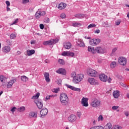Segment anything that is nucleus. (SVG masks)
Returning <instances> with one entry per match:
<instances>
[{
	"label": "nucleus",
	"instance_id": "nucleus-1",
	"mask_svg": "<svg viewBox=\"0 0 129 129\" xmlns=\"http://www.w3.org/2000/svg\"><path fill=\"white\" fill-rule=\"evenodd\" d=\"M70 76L72 78V82L74 84H79L84 79V75L83 74H77L75 72L71 73Z\"/></svg>",
	"mask_w": 129,
	"mask_h": 129
},
{
	"label": "nucleus",
	"instance_id": "nucleus-2",
	"mask_svg": "<svg viewBox=\"0 0 129 129\" xmlns=\"http://www.w3.org/2000/svg\"><path fill=\"white\" fill-rule=\"evenodd\" d=\"M59 101L62 105H68L69 103V98L67 94L64 93H61L59 95Z\"/></svg>",
	"mask_w": 129,
	"mask_h": 129
},
{
	"label": "nucleus",
	"instance_id": "nucleus-3",
	"mask_svg": "<svg viewBox=\"0 0 129 129\" xmlns=\"http://www.w3.org/2000/svg\"><path fill=\"white\" fill-rule=\"evenodd\" d=\"M99 78L101 81H102L103 82H106V81H107L108 83H110L111 80H112L110 77L108 78L107 75L104 74H100L99 75Z\"/></svg>",
	"mask_w": 129,
	"mask_h": 129
},
{
	"label": "nucleus",
	"instance_id": "nucleus-4",
	"mask_svg": "<svg viewBox=\"0 0 129 129\" xmlns=\"http://www.w3.org/2000/svg\"><path fill=\"white\" fill-rule=\"evenodd\" d=\"M90 105L94 108H97V107H99L101 105V102L97 99H94L90 103Z\"/></svg>",
	"mask_w": 129,
	"mask_h": 129
},
{
	"label": "nucleus",
	"instance_id": "nucleus-5",
	"mask_svg": "<svg viewBox=\"0 0 129 129\" xmlns=\"http://www.w3.org/2000/svg\"><path fill=\"white\" fill-rule=\"evenodd\" d=\"M96 54H105L106 53V49L102 46H97L95 47Z\"/></svg>",
	"mask_w": 129,
	"mask_h": 129
},
{
	"label": "nucleus",
	"instance_id": "nucleus-6",
	"mask_svg": "<svg viewBox=\"0 0 129 129\" xmlns=\"http://www.w3.org/2000/svg\"><path fill=\"white\" fill-rule=\"evenodd\" d=\"M101 40L99 38H95L90 40L89 44L91 46H96L100 43Z\"/></svg>",
	"mask_w": 129,
	"mask_h": 129
},
{
	"label": "nucleus",
	"instance_id": "nucleus-7",
	"mask_svg": "<svg viewBox=\"0 0 129 129\" xmlns=\"http://www.w3.org/2000/svg\"><path fill=\"white\" fill-rule=\"evenodd\" d=\"M87 73L89 76H91V77H95L97 75V72L92 69H88Z\"/></svg>",
	"mask_w": 129,
	"mask_h": 129
},
{
	"label": "nucleus",
	"instance_id": "nucleus-8",
	"mask_svg": "<svg viewBox=\"0 0 129 129\" xmlns=\"http://www.w3.org/2000/svg\"><path fill=\"white\" fill-rule=\"evenodd\" d=\"M118 62L120 65H122V66H124L126 64V58L123 56L119 57L118 59Z\"/></svg>",
	"mask_w": 129,
	"mask_h": 129
},
{
	"label": "nucleus",
	"instance_id": "nucleus-9",
	"mask_svg": "<svg viewBox=\"0 0 129 129\" xmlns=\"http://www.w3.org/2000/svg\"><path fill=\"white\" fill-rule=\"evenodd\" d=\"M88 82L90 85H99V83L93 78H89L88 79Z\"/></svg>",
	"mask_w": 129,
	"mask_h": 129
},
{
	"label": "nucleus",
	"instance_id": "nucleus-10",
	"mask_svg": "<svg viewBox=\"0 0 129 129\" xmlns=\"http://www.w3.org/2000/svg\"><path fill=\"white\" fill-rule=\"evenodd\" d=\"M59 41V39H51L48 41H44L43 42V45H53L54 44H56V43H57V42Z\"/></svg>",
	"mask_w": 129,
	"mask_h": 129
},
{
	"label": "nucleus",
	"instance_id": "nucleus-11",
	"mask_svg": "<svg viewBox=\"0 0 129 129\" xmlns=\"http://www.w3.org/2000/svg\"><path fill=\"white\" fill-rule=\"evenodd\" d=\"M88 100L89 99L87 97H83L81 100V104L82 106H84L85 107H88L89 106V104H88Z\"/></svg>",
	"mask_w": 129,
	"mask_h": 129
},
{
	"label": "nucleus",
	"instance_id": "nucleus-12",
	"mask_svg": "<svg viewBox=\"0 0 129 129\" xmlns=\"http://www.w3.org/2000/svg\"><path fill=\"white\" fill-rule=\"evenodd\" d=\"M34 102L37 105L38 108H39V109H42V108H43V101L41 100H34Z\"/></svg>",
	"mask_w": 129,
	"mask_h": 129
},
{
	"label": "nucleus",
	"instance_id": "nucleus-13",
	"mask_svg": "<svg viewBox=\"0 0 129 129\" xmlns=\"http://www.w3.org/2000/svg\"><path fill=\"white\" fill-rule=\"evenodd\" d=\"M48 113V109L46 108H43L40 112V117H44L46 116Z\"/></svg>",
	"mask_w": 129,
	"mask_h": 129
},
{
	"label": "nucleus",
	"instance_id": "nucleus-14",
	"mask_svg": "<svg viewBox=\"0 0 129 129\" xmlns=\"http://www.w3.org/2000/svg\"><path fill=\"white\" fill-rule=\"evenodd\" d=\"M68 119L70 122L73 123V122H75L77 120V117L74 114H72L69 116Z\"/></svg>",
	"mask_w": 129,
	"mask_h": 129
},
{
	"label": "nucleus",
	"instance_id": "nucleus-15",
	"mask_svg": "<svg viewBox=\"0 0 129 129\" xmlns=\"http://www.w3.org/2000/svg\"><path fill=\"white\" fill-rule=\"evenodd\" d=\"M45 15H46V12L45 11H40L38 10L36 13L35 17L36 19H40L41 16H45Z\"/></svg>",
	"mask_w": 129,
	"mask_h": 129
},
{
	"label": "nucleus",
	"instance_id": "nucleus-16",
	"mask_svg": "<svg viewBox=\"0 0 129 129\" xmlns=\"http://www.w3.org/2000/svg\"><path fill=\"white\" fill-rule=\"evenodd\" d=\"M16 81H17V80H16V79H13L10 81H9L7 84L6 85V86H7V88H12V87H13V85H14V84H15V82H16Z\"/></svg>",
	"mask_w": 129,
	"mask_h": 129
},
{
	"label": "nucleus",
	"instance_id": "nucleus-17",
	"mask_svg": "<svg viewBox=\"0 0 129 129\" xmlns=\"http://www.w3.org/2000/svg\"><path fill=\"white\" fill-rule=\"evenodd\" d=\"M8 80V77L0 75V81L2 82V86H6V82H7V80Z\"/></svg>",
	"mask_w": 129,
	"mask_h": 129
},
{
	"label": "nucleus",
	"instance_id": "nucleus-18",
	"mask_svg": "<svg viewBox=\"0 0 129 129\" xmlns=\"http://www.w3.org/2000/svg\"><path fill=\"white\" fill-rule=\"evenodd\" d=\"M66 86H67L68 88H69V89H71V90H73L74 91H77L78 92H80V91H81V89L80 88H77L70 85L67 84L66 85Z\"/></svg>",
	"mask_w": 129,
	"mask_h": 129
},
{
	"label": "nucleus",
	"instance_id": "nucleus-19",
	"mask_svg": "<svg viewBox=\"0 0 129 129\" xmlns=\"http://www.w3.org/2000/svg\"><path fill=\"white\" fill-rule=\"evenodd\" d=\"M56 73L58 74H61V75H66V70L60 68L56 71Z\"/></svg>",
	"mask_w": 129,
	"mask_h": 129
},
{
	"label": "nucleus",
	"instance_id": "nucleus-20",
	"mask_svg": "<svg viewBox=\"0 0 129 129\" xmlns=\"http://www.w3.org/2000/svg\"><path fill=\"white\" fill-rule=\"evenodd\" d=\"M67 7V4L64 3H60L57 6V9H58V10H64V9H66Z\"/></svg>",
	"mask_w": 129,
	"mask_h": 129
},
{
	"label": "nucleus",
	"instance_id": "nucleus-21",
	"mask_svg": "<svg viewBox=\"0 0 129 129\" xmlns=\"http://www.w3.org/2000/svg\"><path fill=\"white\" fill-rule=\"evenodd\" d=\"M77 44L80 47H82V48H84L85 47V44L84 42H83V40L81 39H79L78 41H77Z\"/></svg>",
	"mask_w": 129,
	"mask_h": 129
},
{
	"label": "nucleus",
	"instance_id": "nucleus-22",
	"mask_svg": "<svg viewBox=\"0 0 129 129\" xmlns=\"http://www.w3.org/2000/svg\"><path fill=\"white\" fill-rule=\"evenodd\" d=\"M2 51L4 53H9L11 51V47L5 46L2 48Z\"/></svg>",
	"mask_w": 129,
	"mask_h": 129
},
{
	"label": "nucleus",
	"instance_id": "nucleus-23",
	"mask_svg": "<svg viewBox=\"0 0 129 129\" xmlns=\"http://www.w3.org/2000/svg\"><path fill=\"white\" fill-rule=\"evenodd\" d=\"M88 51L91 54H96L95 48H94V47L88 46Z\"/></svg>",
	"mask_w": 129,
	"mask_h": 129
},
{
	"label": "nucleus",
	"instance_id": "nucleus-24",
	"mask_svg": "<svg viewBox=\"0 0 129 129\" xmlns=\"http://www.w3.org/2000/svg\"><path fill=\"white\" fill-rule=\"evenodd\" d=\"M26 53L27 54V55L32 56V55H34L35 53H36V51L34 49H28L26 51Z\"/></svg>",
	"mask_w": 129,
	"mask_h": 129
},
{
	"label": "nucleus",
	"instance_id": "nucleus-25",
	"mask_svg": "<svg viewBox=\"0 0 129 129\" xmlns=\"http://www.w3.org/2000/svg\"><path fill=\"white\" fill-rule=\"evenodd\" d=\"M117 49H118V48L117 47L113 48L112 49V52L110 54V55L112 56H115V55H116V51H117Z\"/></svg>",
	"mask_w": 129,
	"mask_h": 129
},
{
	"label": "nucleus",
	"instance_id": "nucleus-26",
	"mask_svg": "<svg viewBox=\"0 0 129 129\" xmlns=\"http://www.w3.org/2000/svg\"><path fill=\"white\" fill-rule=\"evenodd\" d=\"M44 75L45 78V81H46V82H50V75L49 74V73H45Z\"/></svg>",
	"mask_w": 129,
	"mask_h": 129
},
{
	"label": "nucleus",
	"instance_id": "nucleus-27",
	"mask_svg": "<svg viewBox=\"0 0 129 129\" xmlns=\"http://www.w3.org/2000/svg\"><path fill=\"white\" fill-rule=\"evenodd\" d=\"M72 46L71 43L70 42L64 43L63 44V47L65 49H70Z\"/></svg>",
	"mask_w": 129,
	"mask_h": 129
},
{
	"label": "nucleus",
	"instance_id": "nucleus-28",
	"mask_svg": "<svg viewBox=\"0 0 129 129\" xmlns=\"http://www.w3.org/2000/svg\"><path fill=\"white\" fill-rule=\"evenodd\" d=\"M113 96L114 98H118L119 97V91H114L113 92Z\"/></svg>",
	"mask_w": 129,
	"mask_h": 129
},
{
	"label": "nucleus",
	"instance_id": "nucleus-29",
	"mask_svg": "<svg viewBox=\"0 0 129 129\" xmlns=\"http://www.w3.org/2000/svg\"><path fill=\"white\" fill-rule=\"evenodd\" d=\"M90 129H104V127L102 125H96L91 127Z\"/></svg>",
	"mask_w": 129,
	"mask_h": 129
},
{
	"label": "nucleus",
	"instance_id": "nucleus-30",
	"mask_svg": "<svg viewBox=\"0 0 129 129\" xmlns=\"http://www.w3.org/2000/svg\"><path fill=\"white\" fill-rule=\"evenodd\" d=\"M82 24L80 22H74L72 23L73 27H81Z\"/></svg>",
	"mask_w": 129,
	"mask_h": 129
},
{
	"label": "nucleus",
	"instance_id": "nucleus-31",
	"mask_svg": "<svg viewBox=\"0 0 129 129\" xmlns=\"http://www.w3.org/2000/svg\"><path fill=\"white\" fill-rule=\"evenodd\" d=\"M113 129H122V126L118 124H115L113 126Z\"/></svg>",
	"mask_w": 129,
	"mask_h": 129
},
{
	"label": "nucleus",
	"instance_id": "nucleus-32",
	"mask_svg": "<svg viewBox=\"0 0 129 129\" xmlns=\"http://www.w3.org/2000/svg\"><path fill=\"white\" fill-rule=\"evenodd\" d=\"M119 108V106H112V110H116L117 112L119 111L118 109Z\"/></svg>",
	"mask_w": 129,
	"mask_h": 129
},
{
	"label": "nucleus",
	"instance_id": "nucleus-33",
	"mask_svg": "<svg viewBox=\"0 0 129 129\" xmlns=\"http://www.w3.org/2000/svg\"><path fill=\"white\" fill-rule=\"evenodd\" d=\"M29 116L31 117H37V113L34 112H31L29 113Z\"/></svg>",
	"mask_w": 129,
	"mask_h": 129
},
{
	"label": "nucleus",
	"instance_id": "nucleus-34",
	"mask_svg": "<svg viewBox=\"0 0 129 129\" xmlns=\"http://www.w3.org/2000/svg\"><path fill=\"white\" fill-rule=\"evenodd\" d=\"M28 77H26V76H21V80L24 82H26V81H28Z\"/></svg>",
	"mask_w": 129,
	"mask_h": 129
},
{
	"label": "nucleus",
	"instance_id": "nucleus-35",
	"mask_svg": "<svg viewBox=\"0 0 129 129\" xmlns=\"http://www.w3.org/2000/svg\"><path fill=\"white\" fill-rule=\"evenodd\" d=\"M116 66V61H113L110 64V67L112 69H113V68H115V67Z\"/></svg>",
	"mask_w": 129,
	"mask_h": 129
},
{
	"label": "nucleus",
	"instance_id": "nucleus-36",
	"mask_svg": "<svg viewBox=\"0 0 129 129\" xmlns=\"http://www.w3.org/2000/svg\"><path fill=\"white\" fill-rule=\"evenodd\" d=\"M104 119V118H103V116H102V115H100L97 118L98 121H103Z\"/></svg>",
	"mask_w": 129,
	"mask_h": 129
},
{
	"label": "nucleus",
	"instance_id": "nucleus-37",
	"mask_svg": "<svg viewBox=\"0 0 129 129\" xmlns=\"http://www.w3.org/2000/svg\"><path fill=\"white\" fill-rule=\"evenodd\" d=\"M40 96V93H36V95L33 96L32 97V99H38Z\"/></svg>",
	"mask_w": 129,
	"mask_h": 129
},
{
	"label": "nucleus",
	"instance_id": "nucleus-38",
	"mask_svg": "<svg viewBox=\"0 0 129 129\" xmlns=\"http://www.w3.org/2000/svg\"><path fill=\"white\" fill-rule=\"evenodd\" d=\"M75 17L78 18L79 19H83L84 18V15L83 14H77L76 15Z\"/></svg>",
	"mask_w": 129,
	"mask_h": 129
},
{
	"label": "nucleus",
	"instance_id": "nucleus-39",
	"mask_svg": "<svg viewBox=\"0 0 129 129\" xmlns=\"http://www.w3.org/2000/svg\"><path fill=\"white\" fill-rule=\"evenodd\" d=\"M26 109V108H25V107L22 106L20 108L18 109V110L19 111V112H23V111H25V110Z\"/></svg>",
	"mask_w": 129,
	"mask_h": 129
},
{
	"label": "nucleus",
	"instance_id": "nucleus-40",
	"mask_svg": "<svg viewBox=\"0 0 129 129\" xmlns=\"http://www.w3.org/2000/svg\"><path fill=\"white\" fill-rule=\"evenodd\" d=\"M74 56H75V53H74V52H71L70 51H69L68 57H74Z\"/></svg>",
	"mask_w": 129,
	"mask_h": 129
},
{
	"label": "nucleus",
	"instance_id": "nucleus-41",
	"mask_svg": "<svg viewBox=\"0 0 129 129\" xmlns=\"http://www.w3.org/2000/svg\"><path fill=\"white\" fill-rule=\"evenodd\" d=\"M96 27V25L94 24H91L87 27V29H91V28H95Z\"/></svg>",
	"mask_w": 129,
	"mask_h": 129
},
{
	"label": "nucleus",
	"instance_id": "nucleus-42",
	"mask_svg": "<svg viewBox=\"0 0 129 129\" xmlns=\"http://www.w3.org/2000/svg\"><path fill=\"white\" fill-rule=\"evenodd\" d=\"M69 51H63L61 53V56H64V57H68V53Z\"/></svg>",
	"mask_w": 129,
	"mask_h": 129
},
{
	"label": "nucleus",
	"instance_id": "nucleus-43",
	"mask_svg": "<svg viewBox=\"0 0 129 129\" xmlns=\"http://www.w3.org/2000/svg\"><path fill=\"white\" fill-rule=\"evenodd\" d=\"M16 34L15 33H12L10 35V39L12 40H14V39H16Z\"/></svg>",
	"mask_w": 129,
	"mask_h": 129
},
{
	"label": "nucleus",
	"instance_id": "nucleus-44",
	"mask_svg": "<svg viewBox=\"0 0 129 129\" xmlns=\"http://www.w3.org/2000/svg\"><path fill=\"white\" fill-rule=\"evenodd\" d=\"M60 91V89L59 88H54L52 89V92H54V93H58V92Z\"/></svg>",
	"mask_w": 129,
	"mask_h": 129
},
{
	"label": "nucleus",
	"instance_id": "nucleus-45",
	"mask_svg": "<svg viewBox=\"0 0 129 129\" xmlns=\"http://www.w3.org/2000/svg\"><path fill=\"white\" fill-rule=\"evenodd\" d=\"M58 63H59V64H61V65H64V64H65L64 60L62 59H58Z\"/></svg>",
	"mask_w": 129,
	"mask_h": 129
},
{
	"label": "nucleus",
	"instance_id": "nucleus-46",
	"mask_svg": "<svg viewBox=\"0 0 129 129\" xmlns=\"http://www.w3.org/2000/svg\"><path fill=\"white\" fill-rule=\"evenodd\" d=\"M19 22V19H16L11 24L10 26H13V25H16Z\"/></svg>",
	"mask_w": 129,
	"mask_h": 129
},
{
	"label": "nucleus",
	"instance_id": "nucleus-47",
	"mask_svg": "<svg viewBox=\"0 0 129 129\" xmlns=\"http://www.w3.org/2000/svg\"><path fill=\"white\" fill-rule=\"evenodd\" d=\"M60 18H61V19H65L66 18V15L65 13H62L60 15Z\"/></svg>",
	"mask_w": 129,
	"mask_h": 129
},
{
	"label": "nucleus",
	"instance_id": "nucleus-48",
	"mask_svg": "<svg viewBox=\"0 0 129 129\" xmlns=\"http://www.w3.org/2000/svg\"><path fill=\"white\" fill-rule=\"evenodd\" d=\"M77 115L78 117H81V115H82V114L81 113V112H77Z\"/></svg>",
	"mask_w": 129,
	"mask_h": 129
},
{
	"label": "nucleus",
	"instance_id": "nucleus-49",
	"mask_svg": "<svg viewBox=\"0 0 129 129\" xmlns=\"http://www.w3.org/2000/svg\"><path fill=\"white\" fill-rule=\"evenodd\" d=\"M30 2V0H22V4H28Z\"/></svg>",
	"mask_w": 129,
	"mask_h": 129
},
{
	"label": "nucleus",
	"instance_id": "nucleus-50",
	"mask_svg": "<svg viewBox=\"0 0 129 129\" xmlns=\"http://www.w3.org/2000/svg\"><path fill=\"white\" fill-rule=\"evenodd\" d=\"M16 109H17L16 107H14L11 109V111L13 113H14L16 111Z\"/></svg>",
	"mask_w": 129,
	"mask_h": 129
},
{
	"label": "nucleus",
	"instance_id": "nucleus-51",
	"mask_svg": "<svg viewBox=\"0 0 129 129\" xmlns=\"http://www.w3.org/2000/svg\"><path fill=\"white\" fill-rule=\"evenodd\" d=\"M30 44L31 45H34V44H36V40H31L30 42Z\"/></svg>",
	"mask_w": 129,
	"mask_h": 129
},
{
	"label": "nucleus",
	"instance_id": "nucleus-52",
	"mask_svg": "<svg viewBox=\"0 0 129 129\" xmlns=\"http://www.w3.org/2000/svg\"><path fill=\"white\" fill-rule=\"evenodd\" d=\"M99 33H100V30L99 29H97L94 31L95 34H99Z\"/></svg>",
	"mask_w": 129,
	"mask_h": 129
},
{
	"label": "nucleus",
	"instance_id": "nucleus-53",
	"mask_svg": "<svg viewBox=\"0 0 129 129\" xmlns=\"http://www.w3.org/2000/svg\"><path fill=\"white\" fill-rule=\"evenodd\" d=\"M49 99H50V96H49V95H48V96H46V97H45L44 100H45V101H47V100H49Z\"/></svg>",
	"mask_w": 129,
	"mask_h": 129
},
{
	"label": "nucleus",
	"instance_id": "nucleus-54",
	"mask_svg": "<svg viewBox=\"0 0 129 129\" xmlns=\"http://www.w3.org/2000/svg\"><path fill=\"white\" fill-rule=\"evenodd\" d=\"M6 4L7 5V7H10V6H11V3H10V1H6Z\"/></svg>",
	"mask_w": 129,
	"mask_h": 129
},
{
	"label": "nucleus",
	"instance_id": "nucleus-55",
	"mask_svg": "<svg viewBox=\"0 0 129 129\" xmlns=\"http://www.w3.org/2000/svg\"><path fill=\"white\" fill-rule=\"evenodd\" d=\"M115 24L116 25V26H119V25L120 24V20H118L115 22Z\"/></svg>",
	"mask_w": 129,
	"mask_h": 129
},
{
	"label": "nucleus",
	"instance_id": "nucleus-56",
	"mask_svg": "<svg viewBox=\"0 0 129 129\" xmlns=\"http://www.w3.org/2000/svg\"><path fill=\"white\" fill-rule=\"evenodd\" d=\"M62 83V80L60 79L57 80V84L58 85H61V84Z\"/></svg>",
	"mask_w": 129,
	"mask_h": 129
},
{
	"label": "nucleus",
	"instance_id": "nucleus-57",
	"mask_svg": "<svg viewBox=\"0 0 129 129\" xmlns=\"http://www.w3.org/2000/svg\"><path fill=\"white\" fill-rule=\"evenodd\" d=\"M40 27V29H41V30H43L44 29V25L43 24H40L39 25Z\"/></svg>",
	"mask_w": 129,
	"mask_h": 129
},
{
	"label": "nucleus",
	"instance_id": "nucleus-58",
	"mask_svg": "<svg viewBox=\"0 0 129 129\" xmlns=\"http://www.w3.org/2000/svg\"><path fill=\"white\" fill-rule=\"evenodd\" d=\"M97 62L98 63H99V64H101V63H102V59H98L97 60Z\"/></svg>",
	"mask_w": 129,
	"mask_h": 129
},
{
	"label": "nucleus",
	"instance_id": "nucleus-59",
	"mask_svg": "<svg viewBox=\"0 0 129 129\" xmlns=\"http://www.w3.org/2000/svg\"><path fill=\"white\" fill-rule=\"evenodd\" d=\"M124 115H125V116H128V115H129L128 112H127V111L124 112Z\"/></svg>",
	"mask_w": 129,
	"mask_h": 129
},
{
	"label": "nucleus",
	"instance_id": "nucleus-60",
	"mask_svg": "<svg viewBox=\"0 0 129 129\" xmlns=\"http://www.w3.org/2000/svg\"><path fill=\"white\" fill-rule=\"evenodd\" d=\"M49 96L50 98H54V97H55V95H51Z\"/></svg>",
	"mask_w": 129,
	"mask_h": 129
},
{
	"label": "nucleus",
	"instance_id": "nucleus-61",
	"mask_svg": "<svg viewBox=\"0 0 129 129\" xmlns=\"http://www.w3.org/2000/svg\"><path fill=\"white\" fill-rule=\"evenodd\" d=\"M11 11V8H10L9 7H7V11L10 12Z\"/></svg>",
	"mask_w": 129,
	"mask_h": 129
},
{
	"label": "nucleus",
	"instance_id": "nucleus-62",
	"mask_svg": "<svg viewBox=\"0 0 129 129\" xmlns=\"http://www.w3.org/2000/svg\"><path fill=\"white\" fill-rule=\"evenodd\" d=\"M45 63H50V60L49 59H45Z\"/></svg>",
	"mask_w": 129,
	"mask_h": 129
},
{
	"label": "nucleus",
	"instance_id": "nucleus-63",
	"mask_svg": "<svg viewBox=\"0 0 129 129\" xmlns=\"http://www.w3.org/2000/svg\"><path fill=\"white\" fill-rule=\"evenodd\" d=\"M17 54H18V55H20V54H21V51H17Z\"/></svg>",
	"mask_w": 129,
	"mask_h": 129
},
{
	"label": "nucleus",
	"instance_id": "nucleus-64",
	"mask_svg": "<svg viewBox=\"0 0 129 129\" xmlns=\"http://www.w3.org/2000/svg\"><path fill=\"white\" fill-rule=\"evenodd\" d=\"M126 96L128 98H129V94H127Z\"/></svg>",
	"mask_w": 129,
	"mask_h": 129
}]
</instances>
